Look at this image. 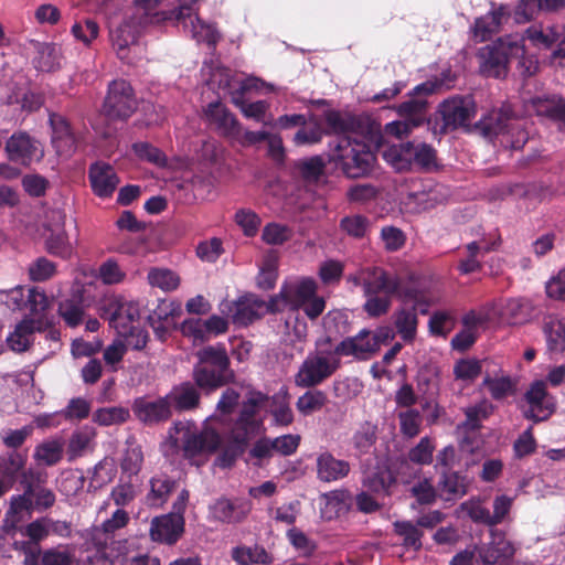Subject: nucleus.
Segmentation results:
<instances>
[{
	"label": "nucleus",
	"instance_id": "nucleus-30",
	"mask_svg": "<svg viewBox=\"0 0 565 565\" xmlns=\"http://www.w3.org/2000/svg\"><path fill=\"white\" fill-rule=\"evenodd\" d=\"M321 501V518L328 521L345 515L353 505L352 494L344 489L322 494Z\"/></svg>",
	"mask_w": 565,
	"mask_h": 565
},
{
	"label": "nucleus",
	"instance_id": "nucleus-52",
	"mask_svg": "<svg viewBox=\"0 0 565 565\" xmlns=\"http://www.w3.org/2000/svg\"><path fill=\"white\" fill-rule=\"evenodd\" d=\"M394 531L403 540L404 547L414 551L422 548L423 532L417 524L411 521H396Z\"/></svg>",
	"mask_w": 565,
	"mask_h": 565
},
{
	"label": "nucleus",
	"instance_id": "nucleus-25",
	"mask_svg": "<svg viewBox=\"0 0 565 565\" xmlns=\"http://www.w3.org/2000/svg\"><path fill=\"white\" fill-rule=\"evenodd\" d=\"M184 531V516L178 514H164L152 519L150 536L152 541L173 544Z\"/></svg>",
	"mask_w": 565,
	"mask_h": 565
},
{
	"label": "nucleus",
	"instance_id": "nucleus-41",
	"mask_svg": "<svg viewBox=\"0 0 565 565\" xmlns=\"http://www.w3.org/2000/svg\"><path fill=\"white\" fill-rule=\"evenodd\" d=\"M466 491L467 483L463 477L457 472H443L438 482V494L443 500H458L466 493Z\"/></svg>",
	"mask_w": 565,
	"mask_h": 565
},
{
	"label": "nucleus",
	"instance_id": "nucleus-51",
	"mask_svg": "<svg viewBox=\"0 0 565 565\" xmlns=\"http://www.w3.org/2000/svg\"><path fill=\"white\" fill-rule=\"evenodd\" d=\"M382 157L396 171L407 170L412 164L411 143L390 146L383 149Z\"/></svg>",
	"mask_w": 565,
	"mask_h": 565
},
{
	"label": "nucleus",
	"instance_id": "nucleus-64",
	"mask_svg": "<svg viewBox=\"0 0 565 565\" xmlns=\"http://www.w3.org/2000/svg\"><path fill=\"white\" fill-rule=\"evenodd\" d=\"M73 562L74 554L68 546L58 545L41 553V565H72Z\"/></svg>",
	"mask_w": 565,
	"mask_h": 565
},
{
	"label": "nucleus",
	"instance_id": "nucleus-17",
	"mask_svg": "<svg viewBox=\"0 0 565 565\" xmlns=\"http://www.w3.org/2000/svg\"><path fill=\"white\" fill-rule=\"evenodd\" d=\"M445 129L466 127L476 115V104L471 96L452 97L440 105Z\"/></svg>",
	"mask_w": 565,
	"mask_h": 565
},
{
	"label": "nucleus",
	"instance_id": "nucleus-4",
	"mask_svg": "<svg viewBox=\"0 0 565 565\" xmlns=\"http://www.w3.org/2000/svg\"><path fill=\"white\" fill-rule=\"evenodd\" d=\"M221 443V435L210 425L199 427L192 420H179L170 427L162 451L164 456L182 452L191 465L201 467L220 448Z\"/></svg>",
	"mask_w": 565,
	"mask_h": 565
},
{
	"label": "nucleus",
	"instance_id": "nucleus-44",
	"mask_svg": "<svg viewBox=\"0 0 565 565\" xmlns=\"http://www.w3.org/2000/svg\"><path fill=\"white\" fill-rule=\"evenodd\" d=\"M233 559L241 565L252 564H270L274 557L259 545L254 546H236L232 550Z\"/></svg>",
	"mask_w": 565,
	"mask_h": 565
},
{
	"label": "nucleus",
	"instance_id": "nucleus-22",
	"mask_svg": "<svg viewBox=\"0 0 565 565\" xmlns=\"http://www.w3.org/2000/svg\"><path fill=\"white\" fill-rule=\"evenodd\" d=\"M205 118L211 127L220 135L236 139L241 136V125L235 116L220 102H213L204 110Z\"/></svg>",
	"mask_w": 565,
	"mask_h": 565
},
{
	"label": "nucleus",
	"instance_id": "nucleus-27",
	"mask_svg": "<svg viewBox=\"0 0 565 565\" xmlns=\"http://www.w3.org/2000/svg\"><path fill=\"white\" fill-rule=\"evenodd\" d=\"M132 411L137 418L146 424L163 422L172 415L169 399L166 396L154 401L145 397L137 398Z\"/></svg>",
	"mask_w": 565,
	"mask_h": 565
},
{
	"label": "nucleus",
	"instance_id": "nucleus-11",
	"mask_svg": "<svg viewBox=\"0 0 565 565\" xmlns=\"http://www.w3.org/2000/svg\"><path fill=\"white\" fill-rule=\"evenodd\" d=\"M146 24H139L138 19L127 15L125 20L110 31L113 47L118 58L127 64H134L141 55L142 49L137 39L140 29Z\"/></svg>",
	"mask_w": 565,
	"mask_h": 565
},
{
	"label": "nucleus",
	"instance_id": "nucleus-2",
	"mask_svg": "<svg viewBox=\"0 0 565 565\" xmlns=\"http://www.w3.org/2000/svg\"><path fill=\"white\" fill-rule=\"evenodd\" d=\"M326 122L329 131L338 136L330 150V160L348 178L369 174L374 166L375 156L371 148L355 136L353 118L338 111H329L326 114Z\"/></svg>",
	"mask_w": 565,
	"mask_h": 565
},
{
	"label": "nucleus",
	"instance_id": "nucleus-15",
	"mask_svg": "<svg viewBox=\"0 0 565 565\" xmlns=\"http://www.w3.org/2000/svg\"><path fill=\"white\" fill-rule=\"evenodd\" d=\"M490 537V542L477 551V565H515L513 556L516 547L505 533L492 529Z\"/></svg>",
	"mask_w": 565,
	"mask_h": 565
},
{
	"label": "nucleus",
	"instance_id": "nucleus-38",
	"mask_svg": "<svg viewBox=\"0 0 565 565\" xmlns=\"http://www.w3.org/2000/svg\"><path fill=\"white\" fill-rule=\"evenodd\" d=\"M494 406L491 402L483 398L478 403L465 408L466 419L458 428L465 433H476L481 428V424L493 413Z\"/></svg>",
	"mask_w": 565,
	"mask_h": 565
},
{
	"label": "nucleus",
	"instance_id": "nucleus-6",
	"mask_svg": "<svg viewBox=\"0 0 565 565\" xmlns=\"http://www.w3.org/2000/svg\"><path fill=\"white\" fill-rule=\"evenodd\" d=\"M267 401L260 392H252L243 403L238 418L232 429L234 445L225 448L216 457L215 465L220 468H230L243 451L248 440L259 434L263 420L258 417L259 407Z\"/></svg>",
	"mask_w": 565,
	"mask_h": 565
},
{
	"label": "nucleus",
	"instance_id": "nucleus-50",
	"mask_svg": "<svg viewBox=\"0 0 565 565\" xmlns=\"http://www.w3.org/2000/svg\"><path fill=\"white\" fill-rule=\"evenodd\" d=\"M377 426L371 422L362 423L352 436V445L359 455L371 451L376 441Z\"/></svg>",
	"mask_w": 565,
	"mask_h": 565
},
{
	"label": "nucleus",
	"instance_id": "nucleus-29",
	"mask_svg": "<svg viewBox=\"0 0 565 565\" xmlns=\"http://www.w3.org/2000/svg\"><path fill=\"white\" fill-rule=\"evenodd\" d=\"M43 328L41 318H24L7 337V343L12 351L24 352L33 342L35 332H41Z\"/></svg>",
	"mask_w": 565,
	"mask_h": 565
},
{
	"label": "nucleus",
	"instance_id": "nucleus-63",
	"mask_svg": "<svg viewBox=\"0 0 565 565\" xmlns=\"http://www.w3.org/2000/svg\"><path fill=\"white\" fill-rule=\"evenodd\" d=\"M116 475L117 468L115 460L106 457L94 467L90 486L94 488H102L103 486L111 482Z\"/></svg>",
	"mask_w": 565,
	"mask_h": 565
},
{
	"label": "nucleus",
	"instance_id": "nucleus-10",
	"mask_svg": "<svg viewBox=\"0 0 565 565\" xmlns=\"http://www.w3.org/2000/svg\"><path fill=\"white\" fill-rule=\"evenodd\" d=\"M340 366L333 350H318L307 355L295 375L298 387L309 388L329 379Z\"/></svg>",
	"mask_w": 565,
	"mask_h": 565
},
{
	"label": "nucleus",
	"instance_id": "nucleus-35",
	"mask_svg": "<svg viewBox=\"0 0 565 565\" xmlns=\"http://www.w3.org/2000/svg\"><path fill=\"white\" fill-rule=\"evenodd\" d=\"M166 397L169 399L170 407L174 406L178 411L193 409L200 403V393L190 382L174 386Z\"/></svg>",
	"mask_w": 565,
	"mask_h": 565
},
{
	"label": "nucleus",
	"instance_id": "nucleus-31",
	"mask_svg": "<svg viewBox=\"0 0 565 565\" xmlns=\"http://www.w3.org/2000/svg\"><path fill=\"white\" fill-rule=\"evenodd\" d=\"M266 311L267 305L263 299L253 295L244 296L236 301L233 322L238 326H247L260 318Z\"/></svg>",
	"mask_w": 565,
	"mask_h": 565
},
{
	"label": "nucleus",
	"instance_id": "nucleus-54",
	"mask_svg": "<svg viewBox=\"0 0 565 565\" xmlns=\"http://www.w3.org/2000/svg\"><path fill=\"white\" fill-rule=\"evenodd\" d=\"M327 401L328 398L324 392L320 390H309L298 397L296 408L301 415L309 416L321 411L327 404Z\"/></svg>",
	"mask_w": 565,
	"mask_h": 565
},
{
	"label": "nucleus",
	"instance_id": "nucleus-48",
	"mask_svg": "<svg viewBox=\"0 0 565 565\" xmlns=\"http://www.w3.org/2000/svg\"><path fill=\"white\" fill-rule=\"evenodd\" d=\"M482 386L488 390L493 399L501 401L514 393L516 383L510 375L491 376L487 374L483 377Z\"/></svg>",
	"mask_w": 565,
	"mask_h": 565
},
{
	"label": "nucleus",
	"instance_id": "nucleus-33",
	"mask_svg": "<svg viewBox=\"0 0 565 565\" xmlns=\"http://www.w3.org/2000/svg\"><path fill=\"white\" fill-rule=\"evenodd\" d=\"M394 482L395 477L385 462L377 461L374 467L363 472V487L375 493L386 492Z\"/></svg>",
	"mask_w": 565,
	"mask_h": 565
},
{
	"label": "nucleus",
	"instance_id": "nucleus-62",
	"mask_svg": "<svg viewBox=\"0 0 565 565\" xmlns=\"http://www.w3.org/2000/svg\"><path fill=\"white\" fill-rule=\"evenodd\" d=\"M294 231L288 225L271 222L265 225L262 239L268 245H282L291 239Z\"/></svg>",
	"mask_w": 565,
	"mask_h": 565
},
{
	"label": "nucleus",
	"instance_id": "nucleus-46",
	"mask_svg": "<svg viewBox=\"0 0 565 565\" xmlns=\"http://www.w3.org/2000/svg\"><path fill=\"white\" fill-rule=\"evenodd\" d=\"M269 412L273 416L274 424L277 426L286 427L292 423L294 413L289 405L288 392L286 388L282 387L279 392L273 395Z\"/></svg>",
	"mask_w": 565,
	"mask_h": 565
},
{
	"label": "nucleus",
	"instance_id": "nucleus-47",
	"mask_svg": "<svg viewBox=\"0 0 565 565\" xmlns=\"http://www.w3.org/2000/svg\"><path fill=\"white\" fill-rule=\"evenodd\" d=\"M58 315L65 324L75 328L84 321L85 306L79 296L65 298L58 303Z\"/></svg>",
	"mask_w": 565,
	"mask_h": 565
},
{
	"label": "nucleus",
	"instance_id": "nucleus-23",
	"mask_svg": "<svg viewBox=\"0 0 565 565\" xmlns=\"http://www.w3.org/2000/svg\"><path fill=\"white\" fill-rule=\"evenodd\" d=\"M88 179L93 193L102 199L111 196L119 184V178L115 169L103 161L90 164Z\"/></svg>",
	"mask_w": 565,
	"mask_h": 565
},
{
	"label": "nucleus",
	"instance_id": "nucleus-45",
	"mask_svg": "<svg viewBox=\"0 0 565 565\" xmlns=\"http://www.w3.org/2000/svg\"><path fill=\"white\" fill-rule=\"evenodd\" d=\"M323 160L316 156L295 161L291 173L295 178H299L305 182L311 183L319 180L323 173Z\"/></svg>",
	"mask_w": 565,
	"mask_h": 565
},
{
	"label": "nucleus",
	"instance_id": "nucleus-3",
	"mask_svg": "<svg viewBox=\"0 0 565 565\" xmlns=\"http://www.w3.org/2000/svg\"><path fill=\"white\" fill-rule=\"evenodd\" d=\"M209 85L218 89L217 94L230 95L232 103L239 108L242 114L249 119L260 121L266 126L270 120H266V114L270 107L266 100L249 102L247 94H264L275 90L270 83H266L256 76H242L234 74L227 67H216L212 71Z\"/></svg>",
	"mask_w": 565,
	"mask_h": 565
},
{
	"label": "nucleus",
	"instance_id": "nucleus-21",
	"mask_svg": "<svg viewBox=\"0 0 565 565\" xmlns=\"http://www.w3.org/2000/svg\"><path fill=\"white\" fill-rule=\"evenodd\" d=\"M315 295H317V282L310 277L289 279L279 292L285 303L291 309L301 308Z\"/></svg>",
	"mask_w": 565,
	"mask_h": 565
},
{
	"label": "nucleus",
	"instance_id": "nucleus-40",
	"mask_svg": "<svg viewBox=\"0 0 565 565\" xmlns=\"http://www.w3.org/2000/svg\"><path fill=\"white\" fill-rule=\"evenodd\" d=\"M527 110H533L537 116H545L565 125V99L563 98H533Z\"/></svg>",
	"mask_w": 565,
	"mask_h": 565
},
{
	"label": "nucleus",
	"instance_id": "nucleus-1",
	"mask_svg": "<svg viewBox=\"0 0 565 565\" xmlns=\"http://www.w3.org/2000/svg\"><path fill=\"white\" fill-rule=\"evenodd\" d=\"M198 4L199 0H135L131 15L138 19L139 24L174 21L198 43L214 46L218 32L198 17Z\"/></svg>",
	"mask_w": 565,
	"mask_h": 565
},
{
	"label": "nucleus",
	"instance_id": "nucleus-42",
	"mask_svg": "<svg viewBox=\"0 0 565 565\" xmlns=\"http://www.w3.org/2000/svg\"><path fill=\"white\" fill-rule=\"evenodd\" d=\"M398 299L404 303L412 302V307L408 309H413L416 313L419 312L422 315L428 313L430 306L436 301L435 296L409 284H405Z\"/></svg>",
	"mask_w": 565,
	"mask_h": 565
},
{
	"label": "nucleus",
	"instance_id": "nucleus-37",
	"mask_svg": "<svg viewBox=\"0 0 565 565\" xmlns=\"http://www.w3.org/2000/svg\"><path fill=\"white\" fill-rule=\"evenodd\" d=\"M396 333L404 342H412L417 334L418 318L413 309L401 307L392 316Z\"/></svg>",
	"mask_w": 565,
	"mask_h": 565
},
{
	"label": "nucleus",
	"instance_id": "nucleus-18",
	"mask_svg": "<svg viewBox=\"0 0 565 565\" xmlns=\"http://www.w3.org/2000/svg\"><path fill=\"white\" fill-rule=\"evenodd\" d=\"M529 408L524 416L534 422L546 420L555 412V398L547 393L544 381H535L525 393Z\"/></svg>",
	"mask_w": 565,
	"mask_h": 565
},
{
	"label": "nucleus",
	"instance_id": "nucleus-5",
	"mask_svg": "<svg viewBox=\"0 0 565 565\" xmlns=\"http://www.w3.org/2000/svg\"><path fill=\"white\" fill-rule=\"evenodd\" d=\"M348 282L363 288L366 301L364 310L370 317H381L391 308L392 297H399L405 282L380 267H364L348 276Z\"/></svg>",
	"mask_w": 565,
	"mask_h": 565
},
{
	"label": "nucleus",
	"instance_id": "nucleus-28",
	"mask_svg": "<svg viewBox=\"0 0 565 565\" xmlns=\"http://www.w3.org/2000/svg\"><path fill=\"white\" fill-rule=\"evenodd\" d=\"M333 351L337 352L339 359L341 355H345L358 360H366L372 353L376 352V344L371 339V332L362 330L355 337L341 341Z\"/></svg>",
	"mask_w": 565,
	"mask_h": 565
},
{
	"label": "nucleus",
	"instance_id": "nucleus-7",
	"mask_svg": "<svg viewBox=\"0 0 565 565\" xmlns=\"http://www.w3.org/2000/svg\"><path fill=\"white\" fill-rule=\"evenodd\" d=\"M477 128L488 139L501 137L500 143L513 150H520L527 141V132L524 131L522 122L512 117L509 106L494 109L483 116Z\"/></svg>",
	"mask_w": 565,
	"mask_h": 565
},
{
	"label": "nucleus",
	"instance_id": "nucleus-58",
	"mask_svg": "<svg viewBox=\"0 0 565 565\" xmlns=\"http://www.w3.org/2000/svg\"><path fill=\"white\" fill-rule=\"evenodd\" d=\"M174 482L166 476H156L150 480V492L147 495V501L150 505L159 507L168 498Z\"/></svg>",
	"mask_w": 565,
	"mask_h": 565
},
{
	"label": "nucleus",
	"instance_id": "nucleus-36",
	"mask_svg": "<svg viewBox=\"0 0 565 565\" xmlns=\"http://www.w3.org/2000/svg\"><path fill=\"white\" fill-rule=\"evenodd\" d=\"M449 191L441 184H431L423 191L412 193L409 199L416 204L417 212L427 211L447 201Z\"/></svg>",
	"mask_w": 565,
	"mask_h": 565
},
{
	"label": "nucleus",
	"instance_id": "nucleus-61",
	"mask_svg": "<svg viewBox=\"0 0 565 565\" xmlns=\"http://www.w3.org/2000/svg\"><path fill=\"white\" fill-rule=\"evenodd\" d=\"M45 246L50 254L61 258H70L73 253L72 244L63 228L52 232L46 238Z\"/></svg>",
	"mask_w": 565,
	"mask_h": 565
},
{
	"label": "nucleus",
	"instance_id": "nucleus-19",
	"mask_svg": "<svg viewBox=\"0 0 565 565\" xmlns=\"http://www.w3.org/2000/svg\"><path fill=\"white\" fill-rule=\"evenodd\" d=\"M252 504L243 499L218 498L209 505V518L221 523L242 522L250 512Z\"/></svg>",
	"mask_w": 565,
	"mask_h": 565
},
{
	"label": "nucleus",
	"instance_id": "nucleus-12",
	"mask_svg": "<svg viewBox=\"0 0 565 565\" xmlns=\"http://www.w3.org/2000/svg\"><path fill=\"white\" fill-rule=\"evenodd\" d=\"M137 109V99L131 85L125 79H115L108 85L103 113L108 119L126 120Z\"/></svg>",
	"mask_w": 565,
	"mask_h": 565
},
{
	"label": "nucleus",
	"instance_id": "nucleus-16",
	"mask_svg": "<svg viewBox=\"0 0 565 565\" xmlns=\"http://www.w3.org/2000/svg\"><path fill=\"white\" fill-rule=\"evenodd\" d=\"M6 152L10 161L29 166L44 156L42 143L25 131L14 132L6 142Z\"/></svg>",
	"mask_w": 565,
	"mask_h": 565
},
{
	"label": "nucleus",
	"instance_id": "nucleus-32",
	"mask_svg": "<svg viewBox=\"0 0 565 565\" xmlns=\"http://www.w3.org/2000/svg\"><path fill=\"white\" fill-rule=\"evenodd\" d=\"M494 315L509 324L525 322L532 315V305L527 299L513 298L505 300L499 308L493 307Z\"/></svg>",
	"mask_w": 565,
	"mask_h": 565
},
{
	"label": "nucleus",
	"instance_id": "nucleus-55",
	"mask_svg": "<svg viewBox=\"0 0 565 565\" xmlns=\"http://www.w3.org/2000/svg\"><path fill=\"white\" fill-rule=\"evenodd\" d=\"M547 348L551 352H565V323L551 318L544 324Z\"/></svg>",
	"mask_w": 565,
	"mask_h": 565
},
{
	"label": "nucleus",
	"instance_id": "nucleus-20",
	"mask_svg": "<svg viewBox=\"0 0 565 565\" xmlns=\"http://www.w3.org/2000/svg\"><path fill=\"white\" fill-rule=\"evenodd\" d=\"M51 126V143L56 153L61 157H71L77 148V138L67 121V119L60 114H51L49 118Z\"/></svg>",
	"mask_w": 565,
	"mask_h": 565
},
{
	"label": "nucleus",
	"instance_id": "nucleus-13",
	"mask_svg": "<svg viewBox=\"0 0 565 565\" xmlns=\"http://www.w3.org/2000/svg\"><path fill=\"white\" fill-rule=\"evenodd\" d=\"M103 316L109 321L118 334H126L129 327L135 326L140 317L138 302L124 296H111L105 300Z\"/></svg>",
	"mask_w": 565,
	"mask_h": 565
},
{
	"label": "nucleus",
	"instance_id": "nucleus-56",
	"mask_svg": "<svg viewBox=\"0 0 565 565\" xmlns=\"http://www.w3.org/2000/svg\"><path fill=\"white\" fill-rule=\"evenodd\" d=\"M130 417L129 409L122 406L102 407L94 412L93 422L99 426L120 425Z\"/></svg>",
	"mask_w": 565,
	"mask_h": 565
},
{
	"label": "nucleus",
	"instance_id": "nucleus-43",
	"mask_svg": "<svg viewBox=\"0 0 565 565\" xmlns=\"http://www.w3.org/2000/svg\"><path fill=\"white\" fill-rule=\"evenodd\" d=\"M565 6V0H521L515 10V21L526 22L539 10L555 11Z\"/></svg>",
	"mask_w": 565,
	"mask_h": 565
},
{
	"label": "nucleus",
	"instance_id": "nucleus-14",
	"mask_svg": "<svg viewBox=\"0 0 565 565\" xmlns=\"http://www.w3.org/2000/svg\"><path fill=\"white\" fill-rule=\"evenodd\" d=\"M490 537V542L477 551V565H515L513 556L516 547L505 533L492 529Z\"/></svg>",
	"mask_w": 565,
	"mask_h": 565
},
{
	"label": "nucleus",
	"instance_id": "nucleus-49",
	"mask_svg": "<svg viewBox=\"0 0 565 565\" xmlns=\"http://www.w3.org/2000/svg\"><path fill=\"white\" fill-rule=\"evenodd\" d=\"M142 462L141 446L132 437L128 438L120 463L122 472L128 476H136L140 471Z\"/></svg>",
	"mask_w": 565,
	"mask_h": 565
},
{
	"label": "nucleus",
	"instance_id": "nucleus-59",
	"mask_svg": "<svg viewBox=\"0 0 565 565\" xmlns=\"http://www.w3.org/2000/svg\"><path fill=\"white\" fill-rule=\"evenodd\" d=\"M94 437V429L87 426L73 433V435L70 438L67 448L70 457L73 459L83 456L85 451L89 449Z\"/></svg>",
	"mask_w": 565,
	"mask_h": 565
},
{
	"label": "nucleus",
	"instance_id": "nucleus-9",
	"mask_svg": "<svg viewBox=\"0 0 565 565\" xmlns=\"http://www.w3.org/2000/svg\"><path fill=\"white\" fill-rule=\"evenodd\" d=\"M522 44L519 35H509L499 39L491 45L479 50L480 70L486 76L504 77L508 73V64L511 54H521Z\"/></svg>",
	"mask_w": 565,
	"mask_h": 565
},
{
	"label": "nucleus",
	"instance_id": "nucleus-39",
	"mask_svg": "<svg viewBox=\"0 0 565 565\" xmlns=\"http://www.w3.org/2000/svg\"><path fill=\"white\" fill-rule=\"evenodd\" d=\"M36 55L33 64L36 70L42 72H52L60 66L61 50L53 43L32 42Z\"/></svg>",
	"mask_w": 565,
	"mask_h": 565
},
{
	"label": "nucleus",
	"instance_id": "nucleus-34",
	"mask_svg": "<svg viewBox=\"0 0 565 565\" xmlns=\"http://www.w3.org/2000/svg\"><path fill=\"white\" fill-rule=\"evenodd\" d=\"M34 509L32 500V484H28L23 494L11 498L10 509L6 513L2 529L6 533L15 530L21 521V513Z\"/></svg>",
	"mask_w": 565,
	"mask_h": 565
},
{
	"label": "nucleus",
	"instance_id": "nucleus-60",
	"mask_svg": "<svg viewBox=\"0 0 565 565\" xmlns=\"http://www.w3.org/2000/svg\"><path fill=\"white\" fill-rule=\"evenodd\" d=\"M278 256L276 253H268L260 265L257 284L263 289L274 287L277 279Z\"/></svg>",
	"mask_w": 565,
	"mask_h": 565
},
{
	"label": "nucleus",
	"instance_id": "nucleus-26",
	"mask_svg": "<svg viewBox=\"0 0 565 565\" xmlns=\"http://www.w3.org/2000/svg\"><path fill=\"white\" fill-rule=\"evenodd\" d=\"M317 478L330 483L344 479L351 470L349 461L335 458L329 451H322L316 459Z\"/></svg>",
	"mask_w": 565,
	"mask_h": 565
},
{
	"label": "nucleus",
	"instance_id": "nucleus-53",
	"mask_svg": "<svg viewBox=\"0 0 565 565\" xmlns=\"http://www.w3.org/2000/svg\"><path fill=\"white\" fill-rule=\"evenodd\" d=\"M523 38L539 49H548L558 41L559 33L553 26L532 25L525 31Z\"/></svg>",
	"mask_w": 565,
	"mask_h": 565
},
{
	"label": "nucleus",
	"instance_id": "nucleus-8",
	"mask_svg": "<svg viewBox=\"0 0 565 565\" xmlns=\"http://www.w3.org/2000/svg\"><path fill=\"white\" fill-rule=\"evenodd\" d=\"M198 359L193 375L196 385L201 388L214 390L232 379L230 359L223 345L203 348L198 352Z\"/></svg>",
	"mask_w": 565,
	"mask_h": 565
},
{
	"label": "nucleus",
	"instance_id": "nucleus-24",
	"mask_svg": "<svg viewBox=\"0 0 565 565\" xmlns=\"http://www.w3.org/2000/svg\"><path fill=\"white\" fill-rule=\"evenodd\" d=\"M510 11L507 6L494 7L486 15L476 19L471 33L476 42L488 41L494 33L499 32L501 25L509 19Z\"/></svg>",
	"mask_w": 565,
	"mask_h": 565
},
{
	"label": "nucleus",
	"instance_id": "nucleus-57",
	"mask_svg": "<svg viewBox=\"0 0 565 565\" xmlns=\"http://www.w3.org/2000/svg\"><path fill=\"white\" fill-rule=\"evenodd\" d=\"M148 282L166 292L177 289L180 285L179 276L167 268H151L148 273Z\"/></svg>",
	"mask_w": 565,
	"mask_h": 565
}]
</instances>
